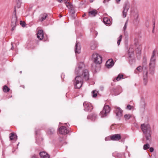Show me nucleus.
<instances>
[{"label":"nucleus","mask_w":158,"mask_h":158,"mask_svg":"<svg viewBox=\"0 0 158 158\" xmlns=\"http://www.w3.org/2000/svg\"><path fill=\"white\" fill-rule=\"evenodd\" d=\"M54 132V130L53 129H49L48 131V134H53Z\"/></svg>","instance_id":"nucleus-34"},{"label":"nucleus","mask_w":158,"mask_h":158,"mask_svg":"<svg viewBox=\"0 0 158 158\" xmlns=\"http://www.w3.org/2000/svg\"><path fill=\"white\" fill-rule=\"evenodd\" d=\"M149 73L152 75L155 72V65H153V64H149Z\"/></svg>","instance_id":"nucleus-16"},{"label":"nucleus","mask_w":158,"mask_h":158,"mask_svg":"<svg viewBox=\"0 0 158 158\" xmlns=\"http://www.w3.org/2000/svg\"><path fill=\"white\" fill-rule=\"evenodd\" d=\"M98 11L97 10L94 9L91 10H89L88 12L89 15L91 17H94L97 14Z\"/></svg>","instance_id":"nucleus-14"},{"label":"nucleus","mask_w":158,"mask_h":158,"mask_svg":"<svg viewBox=\"0 0 158 158\" xmlns=\"http://www.w3.org/2000/svg\"><path fill=\"white\" fill-rule=\"evenodd\" d=\"M110 108L108 105H105L103 110L100 113L101 117L103 118L107 116L108 114L110 112Z\"/></svg>","instance_id":"nucleus-3"},{"label":"nucleus","mask_w":158,"mask_h":158,"mask_svg":"<svg viewBox=\"0 0 158 158\" xmlns=\"http://www.w3.org/2000/svg\"><path fill=\"white\" fill-rule=\"evenodd\" d=\"M37 37L40 40H42L43 39L44 37V33L43 30H40L38 31L37 34Z\"/></svg>","instance_id":"nucleus-18"},{"label":"nucleus","mask_w":158,"mask_h":158,"mask_svg":"<svg viewBox=\"0 0 158 158\" xmlns=\"http://www.w3.org/2000/svg\"><path fill=\"white\" fill-rule=\"evenodd\" d=\"M97 118V115L94 113H92L87 116L88 119H90L92 121H94Z\"/></svg>","instance_id":"nucleus-15"},{"label":"nucleus","mask_w":158,"mask_h":158,"mask_svg":"<svg viewBox=\"0 0 158 158\" xmlns=\"http://www.w3.org/2000/svg\"><path fill=\"white\" fill-rule=\"evenodd\" d=\"M143 64H146V62H143Z\"/></svg>","instance_id":"nucleus-47"},{"label":"nucleus","mask_w":158,"mask_h":158,"mask_svg":"<svg viewBox=\"0 0 158 158\" xmlns=\"http://www.w3.org/2000/svg\"><path fill=\"white\" fill-rule=\"evenodd\" d=\"M59 132L60 134L65 135L69 132V130L64 126H61L59 129Z\"/></svg>","instance_id":"nucleus-9"},{"label":"nucleus","mask_w":158,"mask_h":158,"mask_svg":"<svg viewBox=\"0 0 158 158\" xmlns=\"http://www.w3.org/2000/svg\"><path fill=\"white\" fill-rule=\"evenodd\" d=\"M122 35H120L119 36V37L118 38V40L117 42V43L118 46L120 44V43L122 40Z\"/></svg>","instance_id":"nucleus-29"},{"label":"nucleus","mask_w":158,"mask_h":158,"mask_svg":"<svg viewBox=\"0 0 158 158\" xmlns=\"http://www.w3.org/2000/svg\"><path fill=\"white\" fill-rule=\"evenodd\" d=\"M58 2H61L63 1V0H57Z\"/></svg>","instance_id":"nucleus-46"},{"label":"nucleus","mask_w":158,"mask_h":158,"mask_svg":"<svg viewBox=\"0 0 158 158\" xmlns=\"http://www.w3.org/2000/svg\"><path fill=\"white\" fill-rule=\"evenodd\" d=\"M138 51L139 52H140L141 51V50L140 49H138Z\"/></svg>","instance_id":"nucleus-51"},{"label":"nucleus","mask_w":158,"mask_h":158,"mask_svg":"<svg viewBox=\"0 0 158 158\" xmlns=\"http://www.w3.org/2000/svg\"><path fill=\"white\" fill-rule=\"evenodd\" d=\"M17 5L18 6V8H19L21 4V0H17Z\"/></svg>","instance_id":"nucleus-35"},{"label":"nucleus","mask_w":158,"mask_h":158,"mask_svg":"<svg viewBox=\"0 0 158 158\" xmlns=\"http://www.w3.org/2000/svg\"><path fill=\"white\" fill-rule=\"evenodd\" d=\"M42 139L41 138H40L39 139H37L36 140V142L38 145H40L41 144V141H42Z\"/></svg>","instance_id":"nucleus-31"},{"label":"nucleus","mask_w":158,"mask_h":158,"mask_svg":"<svg viewBox=\"0 0 158 158\" xmlns=\"http://www.w3.org/2000/svg\"><path fill=\"white\" fill-rule=\"evenodd\" d=\"M31 158H37V157L36 156V155H35V154H34V155H32L31 156Z\"/></svg>","instance_id":"nucleus-41"},{"label":"nucleus","mask_w":158,"mask_h":158,"mask_svg":"<svg viewBox=\"0 0 158 158\" xmlns=\"http://www.w3.org/2000/svg\"><path fill=\"white\" fill-rule=\"evenodd\" d=\"M84 65L83 62H80L77 64V67L75 70V73L79 75L76 76L75 78V81L74 83L75 87L76 89H79L82 86L84 80L87 81L89 79V73L87 69L82 70Z\"/></svg>","instance_id":"nucleus-1"},{"label":"nucleus","mask_w":158,"mask_h":158,"mask_svg":"<svg viewBox=\"0 0 158 158\" xmlns=\"http://www.w3.org/2000/svg\"><path fill=\"white\" fill-rule=\"evenodd\" d=\"M10 90V88L8 87L6 85H5L3 86V90L4 92H8Z\"/></svg>","instance_id":"nucleus-24"},{"label":"nucleus","mask_w":158,"mask_h":158,"mask_svg":"<svg viewBox=\"0 0 158 158\" xmlns=\"http://www.w3.org/2000/svg\"><path fill=\"white\" fill-rule=\"evenodd\" d=\"M156 51L154 50L152 52V54L151 57L150 61L149 64L155 65L156 56Z\"/></svg>","instance_id":"nucleus-10"},{"label":"nucleus","mask_w":158,"mask_h":158,"mask_svg":"<svg viewBox=\"0 0 158 158\" xmlns=\"http://www.w3.org/2000/svg\"><path fill=\"white\" fill-rule=\"evenodd\" d=\"M92 57L95 63L100 64L102 63V58L98 54L94 53L92 56Z\"/></svg>","instance_id":"nucleus-4"},{"label":"nucleus","mask_w":158,"mask_h":158,"mask_svg":"<svg viewBox=\"0 0 158 158\" xmlns=\"http://www.w3.org/2000/svg\"><path fill=\"white\" fill-rule=\"evenodd\" d=\"M138 15H137V18L135 20V21L137 23L138 22Z\"/></svg>","instance_id":"nucleus-44"},{"label":"nucleus","mask_w":158,"mask_h":158,"mask_svg":"<svg viewBox=\"0 0 158 158\" xmlns=\"http://www.w3.org/2000/svg\"><path fill=\"white\" fill-rule=\"evenodd\" d=\"M110 138L112 140L118 141L121 139V136L120 134H115L111 135Z\"/></svg>","instance_id":"nucleus-11"},{"label":"nucleus","mask_w":158,"mask_h":158,"mask_svg":"<svg viewBox=\"0 0 158 158\" xmlns=\"http://www.w3.org/2000/svg\"><path fill=\"white\" fill-rule=\"evenodd\" d=\"M13 43L12 42H11V45H12V47L11 48V50H13L14 49V47L13 45Z\"/></svg>","instance_id":"nucleus-43"},{"label":"nucleus","mask_w":158,"mask_h":158,"mask_svg":"<svg viewBox=\"0 0 158 158\" xmlns=\"http://www.w3.org/2000/svg\"><path fill=\"white\" fill-rule=\"evenodd\" d=\"M90 2H93V0H90Z\"/></svg>","instance_id":"nucleus-48"},{"label":"nucleus","mask_w":158,"mask_h":158,"mask_svg":"<svg viewBox=\"0 0 158 158\" xmlns=\"http://www.w3.org/2000/svg\"><path fill=\"white\" fill-rule=\"evenodd\" d=\"M136 69L139 72H141L142 71V66H140L137 67Z\"/></svg>","instance_id":"nucleus-32"},{"label":"nucleus","mask_w":158,"mask_h":158,"mask_svg":"<svg viewBox=\"0 0 158 158\" xmlns=\"http://www.w3.org/2000/svg\"><path fill=\"white\" fill-rule=\"evenodd\" d=\"M97 47L96 43L94 42H92L90 43V48L92 50H94Z\"/></svg>","instance_id":"nucleus-23"},{"label":"nucleus","mask_w":158,"mask_h":158,"mask_svg":"<svg viewBox=\"0 0 158 158\" xmlns=\"http://www.w3.org/2000/svg\"><path fill=\"white\" fill-rule=\"evenodd\" d=\"M83 105L84 107V110L85 111L90 112L93 109L91 104L89 102H84Z\"/></svg>","instance_id":"nucleus-5"},{"label":"nucleus","mask_w":158,"mask_h":158,"mask_svg":"<svg viewBox=\"0 0 158 158\" xmlns=\"http://www.w3.org/2000/svg\"><path fill=\"white\" fill-rule=\"evenodd\" d=\"M148 72L144 71L143 72V83L144 85H146L148 83Z\"/></svg>","instance_id":"nucleus-13"},{"label":"nucleus","mask_w":158,"mask_h":158,"mask_svg":"<svg viewBox=\"0 0 158 158\" xmlns=\"http://www.w3.org/2000/svg\"><path fill=\"white\" fill-rule=\"evenodd\" d=\"M35 134H37V131H35Z\"/></svg>","instance_id":"nucleus-52"},{"label":"nucleus","mask_w":158,"mask_h":158,"mask_svg":"<svg viewBox=\"0 0 158 158\" xmlns=\"http://www.w3.org/2000/svg\"><path fill=\"white\" fill-rule=\"evenodd\" d=\"M16 10L15 8V7L14 10V12H15V16L12 18L11 23V26L12 27L11 30L12 31H13L15 29V27L16 25V23H17V18L16 16Z\"/></svg>","instance_id":"nucleus-6"},{"label":"nucleus","mask_w":158,"mask_h":158,"mask_svg":"<svg viewBox=\"0 0 158 158\" xmlns=\"http://www.w3.org/2000/svg\"><path fill=\"white\" fill-rule=\"evenodd\" d=\"M132 115L130 114H126L124 115V118L126 120L129 119L131 117Z\"/></svg>","instance_id":"nucleus-25"},{"label":"nucleus","mask_w":158,"mask_h":158,"mask_svg":"<svg viewBox=\"0 0 158 158\" xmlns=\"http://www.w3.org/2000/svg\"><path fill=\"white\" fill-rule=\"evenodd\" d=\"M92 97L94 98L96 97L97 95V92L96 90H93L92 92Z\"/></svg>","instance_id":"nucleus-28"},{"label":"nucleus","mask_w":158,"mask_h":158,"mask_svg":"<svg viewBox=\"0 0 158 158\" xmlns=\"http://www.w3.org/2000/svg\"><path fill=\"white\" fill-rule=\"evenodd\" d=\"M9 138L10 140H16L17 139V136L15 133H11L10 134Z\"/></svg>","instance_id":"nucleus-21"},{"label":"nucleus","mask_w":158,"mask_h":158,"mask_svg":"<svg viewBox=\"0 0 158 158\" xmlns=\"http://www.w3.org/2000/svg\"><path fill=\"white\" fill-rule=\"evenodd\" d=\"M60 142H62V140L61 139V138H60Z\"/></svg>","instance_id":"nucleus-49"},{"label":"nucleus","mask_w":158,"mask_h":158,"mask_svg":"<svg viewBox=\"0 0 158 158\" xmlns=\"http://www.w3.org/2000/svg\"><path fill=\"white\" fill-rule=\"evenodd\" d=\"M117 2H119L121 0H116Z\"/></svg>","instance_id":"nucleus-53"},{"label":"nucleus","mask_w":158,"mask_h":158,"mask_svg":"<svg viewBox=\"0 0 158 158\" xmlns=\"http://www.w3.org/2000/svg\"><path fill=\"white\" fill-rule=\"evenodd\" d=\"M85 15H86V14H84L82 16L83 17H84Z\"/></svg>","instance_id":"nucleus-50"},{"label":"nucleus","mask_w":158,"mask_h":158,"mask_svg":"<svg viewBox=\"0 0 158 158\" xmlns=\"http://www.w3.org/2000/svg\"><path fill=\"white\" fill-rule=\"evenodd\" d=\"M127 21L125 23V24L124 25V27H123V30L125 31L126 28H127Z\"/></svg>","instance_id":"nucleus-38"},{"label":"nucleus","mask_w":158,"mask_h":158,"mask_svg":"<svg viewBox=\"0 0 158 158\" xmlns=\"http://www.w3.org/2000/svg\"><path fill=\"white\" fill-rule=\"evenodd\" d=\"M114 112L117 118L120 120V117L123 115V110L120 107H117L115 108Z\"/></svg>","instance_id":"nucleus-7"},{"label":"nucleus","mask_w":158,"mask_h":158,"mask_svg":"<svg viewBox=\"0 0 158 158\" xmlns=\"http://www.w3.org/2000/svg\"><path fill=\"white\" fill-rule=\"evenodd\" d=\"M103 21L105 24L107 25L110 24L111 23L110 19L106 17L103 18Z\"/></svg>","instance_id":"nucleus-22"},{"label":"nucleus","mask_w":158,"mask_h":158,"mask_svg":"<svg viewBox=\"0 0 158 158\" xmlns=\"http://www.w3.org/2000/svg\"><path fill=\"white\" fill-rule=\"evenodd\" d=\"M132 107V106H131V105H128L126 107V109L130 110H131Z\"/></svg>","instance_id":"nucleus-37"},{"label":"nucleus","mask_w":158,"mask_h":158,"mask_svg":"<svg viewBox=\"0 0 158 158\" xmlns=\"http://www.w3.org/2000/svg\"><path fill=\"white\" fill-rule=\"evenodd\" d=\"M48 16L47 14L46 13L41 14L40 15V17L39 19L40 21L42 22Z\"/></svg>","instance_id":"nucleus-20"},{"label":"nucleus","mask_w":158,"mask_h":158,"mask_svg":"<svg viewBox=\"0 0 158 158\" xmlns=\"http://www.w3.org/2000/svg\"><path fill=\"white\" fill-rule=\"evenodd\" d=\"M134 52V49L133 48L130 47L129 48V50H128L129 53H132Z\"/></svg>","instance_id":"nucleus-33"},{"label":"nucleus","mask_w":158,"mask_h":158,"mask_svg":"<svg viewBox=\"0 0 158 158\" xmlns=\"http://www.w3.org/2000/svg\"><path fill=\"white\" fill-rule=\"evenodd\" d=\"M141 127L145 136L147 142L150 143L151 140V131L149 125L148 124H141Z\"/></svg>","instance_id":"nucleus-2"},{"label":"nucleus","mask_w":158,"mask_h":158,"mask_svg":"<svg viewBox=\"0 0 158 158\" xmlns=\"http://www.w3.org/2000/svg\"><path fill=\"white\" fill-rule=\"evenodd\" d=\"M149 150L151 152H152L154 151V148L152 147H151L149 148Z\"/></svg>","instance_id":"nucleus-40"},{"label":"nucleus","mask_w":158,"mask_h":158,"mask_svg":"<svg viewBox=\"0 0 158 158\" xmlns=\"http://www.w3.org/2000/svg\"><path fill=\"white\" fill-rule=\"evenodd\" d=\"M123 76L122 74H119L118 75L117 77L116 78V80L118 81H119L121 78L123 79Z\"/></svg>","instance_id":"nucleus-26"},{"label":"nucleus","mask_w":158,"mask_h":158,"mask_svg":"<svg viewBox=\"0 0 158 158\" xmlns=\"http://www.w3.org/2000/svg\"><path fill=\"white\" fill-rule=\"evenodd\" d=\"M129 6L127 2H125L123 6V16L124 18L126 17L127 16V13L129 9Z\"/></svg>","instance_id":"nucleus-8"},{"label":"nucleus","mask_w":158,"mask_h":158,"mask_svg":"<svg viewBox=\"0 0 158 158\" xmlns=\"http://www.w3.org/2000/svg\"><path fill=\"white\" fill-rule=\"evenodd\" d=\"M75 52L76 53H79L80 52L81 47L79 43L77 41L76 42V44L75 46Z\"/></svg>","instance_id":"nucleus-17"},{"label":"nucleus","mask_w":158,"mask_h":158,"mask_svg":"<svg viewBox=\"0 0 158 158\" xmlns=\"http://www.w3.org/2000/svg\"><path fill=\"white\" fill-rule=\"evenodd\" d=\"M20 73L21 74L22 73V71H20Z\"/></svg>","instance_id":"nucleus-54"},{"label":"nucleus","mask_w":158,"mask_h":158,"mask_svg":"<svg viewBox=\"0 0 158 158\" xmlns=\"http://www.w3.org/2000/svg\"><path fill=\"white\" fill-rule=\"evenodd\" d=\"M139 72L136 69L134 71V73L136 74H138L139 73Z\"/></svg>","instance_id":"nucleus-42"},{"label":"nucleus","mask_w":158,"mask_h":158,"mask_svg":"<svg viewBox=\"0 0 158 158\" xmlns=\"http://www.w3.org/2000/svg\"><path fill=\"white\" fill-rule=\"evenodd\" d=\"M39 154L41 158H50L49 155L45 152H41Z\"/></svg>","instance_id":"nucleus-19"},{"label":"nucleus","mask_w":158,"mask_h":158,"mask_svg":"<svg viewBox=\"0 0 158 158\" xmlns=\"http://www.w3.org/2000/svg\"><path fill=\"white\" fill-rule=\"evenodd\" d=\"M114 65L113 60L111 59H109L106 63V66L108 68L112 67Z\"/></svg>","instance_id":"nucleus-12"},{"label":"nucleus","mask_w":158,"mask_h":158,"mask_svg":"<svg viewBox=\"0 0 158 158\" xmlns=\"http://www.w3.org/2000/svg\"><path fill=\"white\" fill-rule=\"evenodd\" d=\"M153 26L152 32L153 33H154V29L155 28V21L153 22Z\"/></svg>","instance_id":"nucleus-39"},{"label":"nucleus","mask_w":158,"mask_h":158,"mask_svg":"<svg viewBox=\"0 0 158 158\" xmlns=\"http://www.w3.org/2000/svg\"><path fill=\"white\" fill-rule=\"evenodd\" d=\"M71 16L73 18V19H74L76 17L75 12V11L71 10L70 12Z\"/></svg>","instance_id":"nucleus-27"},{"label":"nucleus","mask_w":158,"mask_h":158,"mask_svg":"<svg viewBox=\"0 0 158 158\" xmlns=\"http://www.w3.org/2000/svg\"><path fill=\"white\" fill-rule=\"evenodd\" d=\"M20 24L22 27H24L26 24L25 22H23L22 21H20Z\"/></svg>","instance_id":"nucleus-36"},{"label":"nucleus","mask_w":158,"mask_h":158,"mask_svg":"<svg viewBox=\"0 0 158 158\" xmlns=\"http://www.w3.org/2000/svg\"><path fill=\"white\" fill-rule=\"evenodd\" d=\"M110 0H104L103 1V2L104 3H106V2H108Z\"/></svg>","instance_id":"nucleus-45"},{"label":"nucleus","mask_w":158,"mask_h":158,"mask_svg":"<svg viewBox=\"0 0 158 158\" xmlns=\"http://www.w3.org/2000/svg\"><path fill=\"white\" fill-rule=\"evenodd\" d=\"M150 145L148 143H147L143 145V148L144 150H146L149 148Z\"/></svg>","instance_id":"nucleus-30"}]
</instances>
